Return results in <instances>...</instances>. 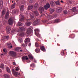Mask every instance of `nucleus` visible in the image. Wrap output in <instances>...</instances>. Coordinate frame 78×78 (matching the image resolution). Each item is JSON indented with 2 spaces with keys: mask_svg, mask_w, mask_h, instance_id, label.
I'll use <instances>...</instances> for the list:
<instances>
[{
  "mask_svg": "<svg viewBox=\"0 0 78 78\" xmlns=\"http://www.w3.org/2000/svg\"><path fill=\"white\" fill-rule=\"evenodd\" d=\"M39 20L36 19L35 21L33 22V26H36V25H39Z\"/></svg>",
  "mask_w": 78,
  "mask_h": 78,
  "instance_id": "f257e3e1",
  "label": "nucleus"
},
{
  "mask_svg": "<svg viewBox=\"0 0 78 78\" xmlns=\"http://www.w3.org/2000/svg\"><path fill=\"white\" fill-rule=\"evenodd\" d=\"M34 31L35 32V34L36 36L39 37L41 36V35L38 33L39 32V30L38 29H36L34 30Z\"/></svg>",
  "mask_w": 78,
  "mask_h": 78,
  "instance_id": "f03ea898",
  "label": "nucleus"
},
{
  "mask_svg": "<svg viewBox=\"0 0 78 78\" xmlns=\"http://www.w3.org/2000/svg\"><path fill=\"white\" fill-rule=\"evenodd\" d=\"M44 7L45 9L47 10L48 9V8H50V5L49 3H48L46 4L44 6Z\"/></svg>",
  "mask_w": 78,
  "mask_h": 78,
  "instance_id": "7ed1b4c3",
  "label": "nucleus"
},
{
  "mask_svg": "<svg viewBox=\"0 0 78 78\" xmlns=\"http://www.w3.org/2000/svg\"><path fill=\"white\" fill-rule=\"evenodd\" d=\"M11 30V27L8 26L6 27V32L8 34H9L10 33Z\"/></svg>",
  "mask_w": 78,
  "mask_h": 78,
  "instance_id": "20e7f679",
  "label": "nucleus"
},
{
  "mask_svg": "<svg viewBox=\"0 0 78 78\" xmlns=\"http://www.w3.org/2000/svg\"><path fill=\"white\" fill-rule=\"evenodd\" d=\"M9 39V36H3L2 37V41L4 40V41H5L8 40Z\"/></svg>",
  "mask_w": 78,
  "mask_h": 78,
  "instance_id": "39448f33",
  "label": "nucleus"
},
{
  "mask_svg": "<svg viewBox=\"0 0 78 78\" xmlns=\"http://www.w3.org/2000/svg\"><path fill=\"white\" fill-rule=\"evenodd\" d=\"M9 54L10 55H11L12 56H16V53L14 51H10Z\"/></svg>",
  "mask_w": 78,
  "mask_h": 78,
  "instance_id": "423d86ee",
  "label": "nucleus"
},
{
  "mask_svg": "<svg viewBox=\"0 0 78 78\" xmlns=\"http://www.w3.org/2000/svg\"><path fill=\"white\" fill-rule=\"evenodd\" d=\"M31 32H32V29L31 28L28 29L27 30V34H30L31 33Z\"/></svg>",
  "mask_w": 78,
  "mask_h": 78,
  "instance_id": "0eeeda50",
  "label": "nucleus"
},
{
  "mask_svg": "<svg viewBox=\"0 0 78 78\" xmlns=\"http://www.w3.org/2000/svg\"><path fill=\"white\" fill-rule=\"evenodd\" d=\"M9 24L10 25H12L13 24V21L12 19L11 18H10L8 20Z\"/></svg>",
  "mask_w": 78,
  "mask_h": 78,
  "instance_id": "6e6552de",
  "label": "nucleus"
},
{
  "mask_svg": "<svg viewBox=\"0 0 78 78\" xmlns=\"http://www.w3.org/2000/svg\"><path fill=\"white\" fill-rule=\"evenodd\" d=\"M62 10V7H60L58 8L56 10V11L57 12H61V11Z\"/></svg>",
  "mask_w": 78,
  "mask_h": 78,
  "instance_id": "1a4fd4ad",
  "label": "nucleus"
},
{
  "mask_svg": "<svg viewBox=\"0 0 78 78\" xmlns=\"http://www.w3.org/2000/svg\"><path fill=\"white\" fill-rule=\"evenodd\" d=\"M22 59L23 61H25V60H28V58L27 56H25L22 57Z\"/></svg>",
  "mask_w": 78,
  "mask_h": 78,
  "instance_id": "9d476101",
  "label": "nucleus"
},
{
  "mask_svg": "<svg viewBox=\"0 0 78 78\" xmlns=\"http://www.w3.org/2000/svg\"><path fill=\"white\" fill-rule=\"evenodd\" d=\"M39 10L40 11H41V14H42V11H44V8L43 7H40L39 8Z\"/></svg>",
  "mask_w": 78,
  "mask_h": 78,
  "instance_id": "9b49d317",
  "label": "nucleus"
},
{
  "mask_svg": "<svg viewBox=\"0 0 78 78\" xmlns=\"http://www.w3.org/2000/svg\"><path fill=\"white\" fill-rule=\"evenodd\" d=\"M40 49L42 50V51H43L45 52L46 51L45 50V47H44V46H41L40 47Z\"/></svg>",
  "mask_w": 78,
  "mask_h": 78,
  "instance_id": "f8f14e48",
  "label": "nucleus"
},
{
  "mask_svg": "<svg viewBox=\"0 0 78 78\" xmlns=\"http://www.w3.org/2000/svg\"><path fill=\"white\" fill-rule=\"evenodd\" d=\"M34 8L36 9H37V8H39V4L38 3H36L34 5Z\"/></svg>",
  "mask_w": 78,
  "mask_h": 78,
  "instance_id": "ddd939ff",
  "label": "nucleus"
},
{
  "mask_svg": "<svg viewBox=\"0 0 78 78\" xmlns=\"http://www.w3.org/2000/svg\"><path fill=\"white\" fill-rule=\"evenodd\" d=\"M24 5H22L20 7V11H22L24 10Z\"/></svg>",
  "mask_w": 78,
  "mask_h": 78,
  "instance_id": "4468645a",
  "label": "nucleus"
},
{
  "mask_svg": "<svg viewBox=\"0 0 78 78\" xmlns=\"http://www.w3.org/2000/svg\"><path fill=\"white\" fill-rule=\"evenodd\" d=\"M9 17V11H7L5 16V18L6 19H8Z\"/></svg>",
  "mask_w": 78,
  "mask_h": 78,
  "instance_id": "2eb2a0df",
  "label": "nucleus"
},
{
  "mask_svg": "<svg viewBox=\"0 0 78 78\" xmlns=\"http://www.w3.org/2000/svg\"><path fill=\"white\" fill-rule=\"evenodd\" d=\"M55 3L56 5L60 6L61 5V4H60V2H59V1L58 0L57 1H55Z\"/></svg>",
  "mask_w": 78,
  "mask_h": 78,
  "instance_id": "dca6fc26",
  "label": "nucleus"
},
{
  "mask_svg": "<svg viewBox=\"0 0 78 78\" xmlns=\"http://www.w3.org/2000/svg\"><path fill=\"white\" fill-rule=\"evenodd\" d=\"M3 1H0V9H2V8H3Z\"/></svg>",
  "mask_w": 78,
  "mask_h": 78,
  "instance_id": "f3484780",
  "label": "nucleus"
},
{
  "mask_svg": "<svg viewBox=\"0 0 78 78\" xmlns=\"http://www.w3.org/2000/svg\"><path fill=\"white\" fill-rule=\"evenodd\" d=\"M21 31H25V28L24 27H21L18 30V31L19 32H20Z\"/></svg>",
  "mask_w": 78,
  "mask_h": 78,
  "instance_id": "a211bd4d",
  "label": "nucleus"
},
{
  "mask_svg": "<svg viewBox=\"0 0 78 78\" xmlns=\"http://www.w3.org/2000/svg\"><path fill=\"white\" fill-rule=\"evenodd\" d=\"M20 49H21V47H19L16 48L15 50L16 51H19L20 50Z\"/></svg>",
  "mask_w": 78,
  "mask_h": 78,
  "instance_id": "6ab92c4d",
  "label": "nucleus"
},
{
  "mask_svg": "<svg viewBox=\"0 0 78 78\" xmlns=\"http://www.w3.org/2000/svg\"><path fill=\"white\" fill-rule=\"evenodd\" d=\"M16 6V2H14L13 4L11 5V9H14Z\"/></svg>",
  "mask_w": 78,
  "mask_h": 78,
  "instance_id": "aec40b11",
  "label": "nucleus"
},
{
  "mask_svg": "<svg viewBox=\"0 0 78 78\" xmlns=\"http://www.w3.org/2000/svg\"><path fill=\"white\" fill-rule=\"evenodd\" d=\"M0 68L2 69L3 70H5V66H4V64H3L2 63L0 66Z\"/></svg>",
  "mask_w": 78,
  "mask_h": 78,
  "instance_id": "412c9836",
  "label": "nucleus"
},
{
  "mask_svg": "<svg viewBox=\"0 0 78 78\" xmlns=\"http://www.w3.org/2000/svg\"><path fill=\"white\" fill-rule=\"evenodd\" d=\"M33 5H30L28 7L27 9L28 10H30L31 9H33Z\"/></svg>",
  "mask_w": 78,
  "mask_h": 78,
  "instance_id": "4be33fe9",
  "label": "nucleus"
},
{
  "mask_svg": "<svg viewBox=\"0 0 78 78\" xmlns=\"http://www.w3.org/2000/svg\"><path fill=\"white\" fill-rule=\"evenodd\" d=\"M69 37H71L72 39H73L75 37V34H72L70 35L69 36Z\"/></svg>",
  "mask_w": 78,
  "mask_h": 78,
  "instance_id": "5701e85b",
  "label": "nucleus"
},
{
  "mask_svg": "<svg viewBox=\"0 0 78 78\" xmlns=\"http://www.w3.org/2000/svg\"><path fill=\"white\" fill-rule=\"evenodd\" d=\"M50 13L52 14L53 12H55V9H54L53 8H50Z\"/></svg>",
  "mask_w": 78,
  "mask_h": 78,
  "instance_id": "b1692460",
  "label": "nucleus"
},
{
  "mask_svg": "<svg viewBox=\"0 0 78 78\" xmlns=\"http://www.w3.org/2000/svg\"><path fill=\"white\" fill-rule=\"evenodd\" d=\"M6 70L8 73H10L11 72V71L10 70V69L8 67H7L6 68Z\"/></svg>",
  "mask_w": 78,
  "mask_h": 78,
  "instance_id": "393cba45",
  "label": "nucleus"
},
{
  "mask_svg": "<svg viewBox=\"0 0 78 78\" xmlns=\"http://www.w3.org/2000/svg\"><path fill=\"white\" fill-rule=\"evenodd\" d=\"M60 22V20L59 19H56L54 22V23H58Z\"/></svg>",
  "mask_w": 78,
  "mask_h": 78,
  "instance_id": "a878e982",
  "label": "nucleus"
},
{
  "mask_svg": "<svg viewBox=\"0 0 78 78\" xmlns=\"http://www.w3.org/2000/svg\"><path fill=\"white\" fill-rule=\"evenodd\" d=\"M4 77L5 78H9V75L7 74H4Z\"/></svg>",
  "mask_w": 78,
  "mask_h": 78,
  "instance_id": "bb28decb",
  "label": "nucleus"
},
{
  "mask_svg": "<svg viewBox=\"0 0 78 78\" xmlns=\"http://www.w3.org/2000/svg\"><path fill=\"white\" fill-rule=\"evenodd\" d=\"M13 74L15 76H17V75L18 74V73H17V72H16L15 71L13 73Z\"/></svg>",
  "mask_w": 78,
  "mask_h": 78,
  "instance_id": "cd10ccee",
  "label": "nucleus"
},
{
  "mask_svg": "<svg viewBox=\"0 0 78 78\" xmlns=\"http://www.w3.org/2000/svg\"><path fill=\"white\" fill-rule=\"evenodd\" d=\"M35 51L36 53H39V52L40 51V49L38 48L36 49Z\"/></svg>",
  "mask_w": 78,
  "mask_h": 78,
  "instance_id": "c85d7f7f",
  "label": "nucleus"
},
{
  "mask_svg": "<svg viewBox=\"0 0 78 78\" xmlns=\"http://www.w3.org/2000/svg\"><path fill=\"white\" fill-rule=\"evenodd\" d=\"M34 13L36 16H37L39 15V13H38L37 11H34Z\"/></svg>",
  "mask_w": 78,
  "mask_h": 78,
  "instance_id": "c756f323",
  "label": "nucleus"
},
{
  "mask_svg": "<svg viewBox=\"0 0 78 78\" xmlns=\"http://www.w3.org/2000/svg\"><path fill=\"white\" fill-rule=\"evenodd\" d=\"M50 3L51 6H55V3H54L53 2V1L51 2Z\"/></svg>",
  "mask_w": 78,
  "mask_h": 78,
  "instance_id": "7c9ffc66",
  "label": "nucleus"
},
{
  "mask_svg": "<svg viewBox=\"0 0 78 78\" xmlns=\"http://www.w3.org/2000/svg\"><path fill=\"white\" fill-rule=\"evenodd\" d=\"M31 19L32 20H35V19H36L35 18H34V16H31Z\"/></svg>",
  "mask_w": 78,
  "mask_h": 78,
  "instance_id": "2f4dec72",
  "label": "nucleus"
},
{
  "mask_svg": "<svg viewBox=\"0 0 78 78\" xmlns=\"http://www.w3.org/2000/svg\"><path fill=\"white\" fill-rule=\"evenodd\" d=\"M76 8L75 7H73L72 9V10L73 12H75V11H76Z\"/></svg>",
  "mask_w": 78,
  "mask_h": 78,
  "instance_id": "473e14b6",
  "label": "nucleus"
},
{
  "mask_svg": "<svg viewBox=\"0 0 78 78\" xmlns=\"http://www.w3.org/2000/svg\"><path fill=\"white\" fill-rule=\"evenodd\" d=\"M22 25H23L22 23L19 22H18L17 24L18 26H22Z\"/></svg>",
  "mask_w": 78,
  "mask_h": 78,
  "instance_id": "72a5a7b5",
  "label": "nucleus"
},
{
  "mask_svg": "<svg viewBox=\"0 0 78 78\" xmlns=\"http://www.w3.org/2000/svg\"><path fill=\"white\" fill-rule=\"evenodd\" d=\"M35 46L36 47H39V45L36 42L35 43Z\"/></svg>",
  "mask_w": 78,
  "mask_h": 78,
  "instance_id": "f704fd0d",
  "label": "nucleus"
},
{
  "mask_svg": "<svg viewBox=\"0 0 78 78\" xmlns=\"http://www.w3.org/2000/svg\"><path fill=\"white\" fill-rule=\"evenodd\" d=\"M24 16H22V17L21 18V19L20 20V21H21V22H22V20H24Z\"/></svg>",
  "mask_w": 78,
  "mask_h": 78,
  "instance_id": "c9c22d12",
  "label": "nucleus"
},
{
  "mask_svg": "<svg viewBox=\"0 0 78 78\" xmlns=\"http://www.w3.org/2000/svg\"><path fill=\"white\" fill-rule=\"evenodd\" d=\"M7 45L8 47H10V46L12 44L10 43H8Z\"/></svg>",
  "mask_w": 78,
  "mask_h": 78,
  "instance_id": "e433bc0d",
  "label": "nucleus"
},
{
  "mask_svg": "<svg viewBox=\"0 0 78 78\" xmlns=\"http://www.w3.org/2000/svg\"><path fill=\"white\" fill-rule=\"evenodd\" d=\"M28 38L27 39L25 40V42L26 43V46H27V43H28Z\"/></svg>",
  "mask_w": 78,
  "mask_h": 78,
  "instance_id": "4c0bfd02",
  "label": "nucleus"
},
{
  "mask_svg": "<svg viewBox=\"0 0 78 78\" xmlns=\"http://www.w3.org/2000/svg\"><path fill=\"white\" fill-rule=\"evenodd\" d=\"M29 58L30 59H33V56L30 55H29Z\"/></svg>",
  "mask_w": 78,
  "mask_h": 78,
  "instance_id": "58836bf2",
  "label": "nucleus"
},
{
  "mask_svg": "<svg viewBox=\"0 0 78 78\" xmlns=\"http://www.w3.org/2000/svg\"><path fill=\"white\" fill-rule=\"evenodd\" d=\"M5 14V11L3 10L2 12V15L3 16Z\"/></svg>",
  "mask_w": 78,
  "mask_h": 78,
  "instance_id": "ea45409f",
  "label": "nucleus"
},
{
  "mask_svg": "<svg viewBox=\"0 0 78 78\" xmlns=\"http://www.w3.org/2000/svg\"><path fill=\"white\" fill-rule=\"evenodd\" d=\"M63 13H64V14H65V15L67 14V11L66 10L64 11Z\"/></svg>",
  "mask_w": 78,
  "mask_h": 78,
  "instance_id": "a19ab883",
  "label": "nucleus"
},
{
  "mask_svg": "<svg viewBox=\"0 0 78 78\" xmlns=\"http://www.w3.org/2000/svg\"><path fill=\"white\" fill-rule=\"evenodd\" d=\"M20 36H21L22 37L23 36H24V33H22L20 34Z\"/></svg>",
  "mask_w": 78,
  "mask_h": 78,
  "instance_id": "79ce46f5",
  "label": "nucleus"
},
{
  "mask_svg": "<svg viewBox=\"0 0 78 78\" xmlns=\"http://www.w3.org/2000/svg\"><path fill=\"white\" fill-rule=\"evenodd\" d=\"M61 55L63 56V55H64V51H62L61 52Z\"/></svg>",
  "mask_w": 78,
  "mask_h": 78,
  "instance_id": "37998d69",
  "label": "nucleus"
},
{
  "mask_svg": "<svg viewBox=\"0 0 78 78\" xmlns=\"http://www.w3.org/2000/svg\"><path fill=\"white\" fill-rule=\"evenodd\" d=\"M53 16V17L54 18H56V17H57V14H54Z\"/></svg>",
  "mask_w": 78,
  "mask_h": 78,
  "instance_id": "c03bdc74",
  "label": "nucleus"
},
{
  "mask_svg": "<svg viewBox=\"0 0 78 78\" xmlns=\"http://www.w3.org/2000/svg\"><path fill=\"white\" fill-rule=\"evenodd\" d=\"M6 48H5L4 49H3V51L4 52H5V54H7V53L6 52Z\"/></svg>",
  "mask_w": 78,
  "mask_h": 78,
  "instance_id": "a18cd8bd",
  "label": "nucleus"
},
{
  "mask_svg": "<svg viewBox=\"0 0 78 78\" xmlns=\"http://www.w3.org/2000/svg\"><path fill=\"white\" fill-rule=\"evenodd\" d=\"M30 25H31V23L29 22L27 23V26H30Z\"/></svg>",
  "mask_w": 78,
  "mask_h": 78,
  "instance_id": "49530a36",
  "label": "nucleus"
},
{
  "mask_svg": "<svg viewBox=\"0 0 78 78\" xmlns=\"http://www.w3.org/2000/svg\"><path fill=\"white\" fill-rule=\"evenodd\" d=\"M33 0H29V2H30V3H32L33 2Z\"/></svg>",
  "mask_w": 78,
  "mask_h": 78,
  "instance_id": "de8ad7c7",
  "label": "nucleus"
},
{
  "mask_svg": "<svg viewBox=\"0 0 78 78\" xmlns=\"http://www.w3.org/2000/svg\"><path fill=\"white\" fill-rule=\"evenodd\" d=\"M22 46H23V47H25V44H22Z\"/></svg>",
  "mask_w": 78,
  "mask_h": 78,
  "instance_id": "09e8293b",
  "label": "nucleus"
},
{
  "mask_svg": "<svg viewBox=\"0 0 78 78\" xmlns=\"http://www.w3.org/2000/svg\"><path fill=\"white\" fill-rule=\"evenodd\" d=\"M9 48H12V44L11 45H10V47H8Z\"/></svg>",
  "mask_w": 78,
  "mask_h": 78,
  "instance_id": "8fccbe9b",
  "label": "nucleus"
},
{
  "mask_svg": "<svg viewBox=\"0 0 78 78\" xmlns=\"http://www.w3.org/2000/svg\"><path fill=\"white\" fill-rule=\"evenodd\" d=\"M19 70V69L18 68V67L16 68V71H18Z\"/></svg>",
  "mask_w": 78,
  "mask_h": 78,
  "instance_id": "3c124183",
  "label": "nucleus"
},
{
  "mask_svg": "<svg viewBox=\"0 0 78 78\" xmlns=\"http://www.w3.org/2000/svg\"><path fill=\"white\" fill-rule=\"evenodd\" d=\"M31 43H30L28 44V46H29V47H31Z\"/></svg>",
  "mask_w": 78,
  "mask_h": 78,
  "instance_id": "603ef678",
  "label": "nucleus"
},
{
  "mask_svg": "<svg viewBox=\"0 0 78 78\" xmlns=\"http://www.w3.org/2000/svg\"><path fill=\"white\" fill-rule=\"evenodd\" d=\"M36 41H37V42H38V41H39V40L38 38H36Z\"/></svg>",
  "mask_w": 78,
  "mask_h": 78,
  "instance_id": "864d4df0",
  "label": "nucleus"
},
{
  "mask_svg": "<svg viewBox=\"0 0 78 78\" xmlns=\"http://www.w3.org/2000/svg\"><path fill=\"white\" fill-rule=\"evenodd\" d=\"M13 65H14L15 66V65H16V62H13Z\"/></svg>",
  "mask_w": 78,
  "mask_h": 78,
  "instance_id": "5fc2aeb1",
  "label": "nucleus"
},
{
  "mask_svg": "<svg viewBox=\"0 0 78 78\" xmlns=\"http://www.w3.org/2000/svg\"><path fill=\"white\" fill-rule=\"evenodd\" d=\"M12 72L13 73L14 72H15V71H14V69H13L12 70Z\"/></svg>",
  "mask_w": 78,
  "mask_h": 78,
  "instance_id": "6e6d98bb",
  "label": "nucleus"
},
{
  "mask_svg": "<svg viewBox=\"0 0 78 78\" xmlns=\"http://www.w3.org/2000/svg\"><path fill=\"white\" fill-rule=\"evenodd\" d=\"M2 69H0V73H2Z\"/></svg>",
  "mask_w": 78,
  "mask_h": 78,
  "instance_id": "4d7b16f0",
  "label": "nucleus"
},
{
  "mask_svg": "<svg viewBox=\"0 0 78 78\" xmlns=\"http://www.w3.org/2000/svg\"><path fill=\"white\" fill-rule=\"evenodd\" d=\"M44 15V14H41V16H40V17H42V16H43Z\"/></svg>",
  "mask_w": 78,
  "mask_h": 78,
  "instance_id": "13d9d810",
  "label": "nucleus"
},
{
  "mask_svg": "<svg viewBox=\"0 0 78 78\" xmlns=\"http://www.w3.org/2000/svg\"><path fill=\"white\" fill-rule=\"evenodd\" d=\"M31 64L32 66H34V63H32Z\"/></svg>",
  "mask_w": 78,
  "mask_h": 78,
  "instance_id": "bf43d9fd",
  "label": "nucleus"
},
{
  "mask_svg": "<svg viewBox=\"0 0 78 78\" xmlns=\"http://www.w3.org/2000/svg\"><path fill=\"white\" fill-rule=\"evenodd\" d=\"M61 3H64V2L62 0H61Z\"/></svg>",
  "mask_w": 78,
  "mask_h": 78,
  "instance_id": "052dcab7",
  "label": "nucleus"
},
{
  "mask_svg": "<svg viewBox=\"0 0 78 78\" xmlns=\"http://www.w3.org/2000/svg\"><path fill=\"white\" fill-rule=\"evenodd\" d=\"M34 62H36V63L37 62L36 60H34Z\"/></svg>",
  "mask_w": 78,
  "mask_h": 78,
  "instance_id": "680f3d73",
  "label": "nucleus"
},
{
  "mask_svg": "<svg viewBox=\"0 0 78 78\" xmlns=\"http://www.w3.org/2000/svg\"><path fill=\"white\" fill-rule=\"evenodd\" d=\"M31 20V19H27V20Z\"/></svg>",
  "mask_w": 78,
  "mask_h": 78,
  "instance_id": "e2e57ef3",
  "label": "nucleus"
},
{
  "mask_svg": "<svg viewBox=\"0 0 78 78\" xmlns=\"http://www.w3.org/2000/svg\"><path fill=\"white\" fill-rule=\"evenodd\" d=\"M20 52H22V50H20Z\"/></svg>",
  "mask_w": 78,
  "mask_h": 78,
  "instance_id": "0e129e2a",
  "label": "nucleus"
},
{
  "mask_svg": "<svg viewBox=\"0 0 78 78\" xmlns=\"http://www.w3.org/2000/svg\"><path fill=\"white\" fill-rule=\"evenodd\" d=\"M44 1H45V0H43L42 2H43V3H44Z\"/></svg>",
  "mask_w": 78,
  "mask_h": 78,
  "instance_id": "69168bd1",
  "label": "nucleus"
},
{
  "mask_svg": "<svg viewBox=\"0 0 78 78\" xmlns=\"http://www.w3.org/2000/svg\"><path fill=\"white\" fill-rule=\"evenodd\" d=\"M20 41V43H22V41H21L20 40H19Z\"/></svg>",
  "mask_w": 78,
  "mask_h": 78,
  "instance_id": "338daca9",
  "label": "nucleus"
},
{
  "mask_svg": "<svg viewBox=\"0 0 78 78\" xmlns=\"http://www.w3.org/2000/svg\"><path fill=\"white\" fill-rule=\"evenodd\" d=\"M32 65L31 64L30 65V67H32Z\"/></svg>",
  "mask_w": 78,
  "mask_h": 78,
  "instance_id": "774afa93",
  "label": "nucleus"
}]
</instances>
